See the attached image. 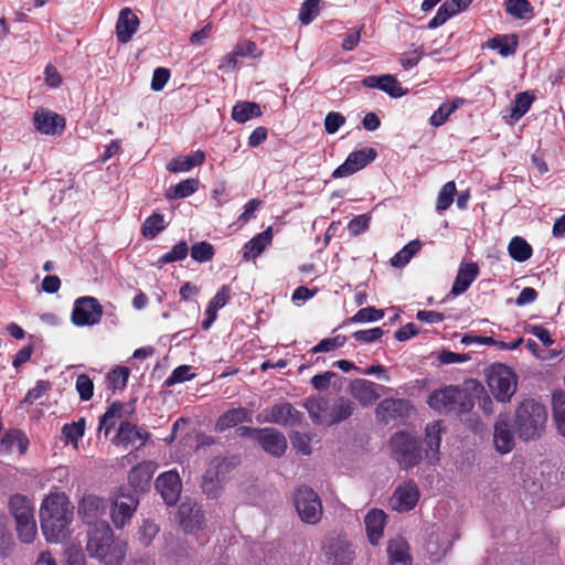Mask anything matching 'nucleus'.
Segmentation results:
<instances>
[{
  "label": "nucleus",
  "instance_id": "obj_1",
  "mask_svg": "<svg viewBox=\"0 0 565 565\" xmlns=\"http://www.w3.org/2000/svg\"><path fill=\"white\" fill-rule=\"evenodd\" d=\"M73 510L68 497L64 492H51L40 508V521L43 535L51 543H58L70 535Z\"/></svg>",
  "mask_w": 565,
  "mask_h": 565
},
{
  "label": "nucleus",
  "instance_id": "obj_2",
  "mask_svg": "<svg viewBox=\"0 0 565 565\" xmlns=\"http://www.w3.org/2000/svg\"><path fill=\"white\" fill-rule=\"evenodd\" d=\"M86 551L102 565H122L126 558L127 543L115 537L107 522L96 524L88 534Z\"/></svg>",
  "mask_w": 565,
  "mask_h": 565
},
{
  "label": "nucleus",
  "instance_id": "obj_3",
  "mask_svg": "<svg viewBox=\"0 0 565 565\" xmlns=\"http://www.w3.org/2000/svg\"><path fill=\"white\" fill-rule=\"evenodd\" d=\"M546 407L534 398L520 402L514 411L513 427L516 436L523 441L540 439L546 428Z\"/></svg>",
  "mask_w": 565,
  "mask_h": 565
},
{
  "label": "nucleus",
  "instance_id": "obj_4",
  "mask_svg": "<svg viewBox=\"0 0 565 565\" xmlns=\"http://www.w3.org/2000/svg\"><path fill=\"white\" fill-rule=\"evenodd\" d=\"M430 408L439 413H469L475 402L472 397L462 388L456 385H447L433 391L427 398Z\"/></svg>",
  "mask_w": 565,
  "mask_h": 565
},
{
  "label": "nucleus",
  "instance_id": "obj_5",
  "mask_svg": "<svg viewBox=\"0 0 565 565\" xmlns=\"http://www.w3.org/2000/svg\"><path fill=\"white\" fill-rule=\"evenodd\" d=\"M392 457L404 470H409L423 460L420 441L413 435L405 431H397L390 438Z\"/></svg>",
  "mask_w": 565,
  "mask_h": 565
},
{
  "label": "nucleus",
  "instance_id": "obj_6",
  "mask_svg": "<svg viewBox=\"0 0 565 565\" xmlns=\"http://www.w3.org/2000/svg\"><path fill=\"white\" fill-rule=\"evenodd\" d=\"M516 375L511 367L498 364L488 376V386L498 402H509L516 391Z\"/></svg>",
  "mask_w": 565,
  "mask_h": 565
},
{
  "label": "nucleus",
  "instance_id": "obj_7",
  "mask_svg": "<svg viewBox=\"0 0 565 565\" xmlns=\"http://www.w3.org/2000/svg\"><path fill=\"white\" fill-rule=\"evenodd\" d=\"M294 504L302 522L317 524L323 513L319 495L309 487L298 488L294 495Z\"/></svg>",
  "mask_w": 565,
  "mask_h": 565
},
{
  "label": "nucleus",
  "instance_id": "obj_8",
  "mask_svg": "<svg viewBox=\"0 0 565 565\" xmlns=\"http://www.w3.org/2000/svg\"><path fill=\"white\" fill-rule=\"evenodd\" d=\"M103 313V306L95 297L83 296L74 301L71 320L76 327H93L100 322Z\"/></svg>",
  "mask_w": 565,
  "mask_h": 565
},
{
  "label": "nucleus",
  "instance_id": "obj_9",
  "mask_svg": "<svg viewBox=\"0 0 565 565\" xmlns=\"http://www.w3.org/2000/svg\"><path fill=\"white\" fill-rule=\"evenodd\" d=\"M376 157L377 152L372 147L355 150L351 152L345 161L332 172V178L338 179L349 177L373 162Z\"/></svg>",
  "mask_w": 565,
  "mask_h": 565
},
{
  "label": "nucleus",
  "instance_id": "obj_10",
  "mask_svg": "<svg viewBox=\"0 0 565 565\" xmlns=\"http://www.w3.org/2000/svg\"><path fill=\"white\" fill-rule=\"evenodd\" d=\"M108 502L95 494H85L78 502L77 513L83 522L93 525L102 523L100 519L106 514Z\"/></svg>",
  "mask_w": 565,
  "mask_h": 565
},
{
  "label": "nucleus",
  "instance_id": "obj_11",
  "mask_svg": "<svg viewBox=\"0 0 565 565\" xmlns=\"http://www.w3.org/2000/svg\"><path fill=\"white\" fill-rule=\"evenodd\" d=\"M151 435L146 429L125 420L119 424L117 434L113 438L115 445H120L124 448L135 447L141 448L150 439Z\"/></svg>",
  "mask_w": 565,
  "mask_h": 565
},
{
  "label": "nucleus",
  "instance_id": "obj_12",
  "mask_svg": "<svg viewBox=\"0 0 565 565\" xmlns=\"http://www.w3.org/2000/svg\"><path fill=\"white\" fill-rule=\"evenodd\" d=\"M411 409L412 404L408 399L390 397L384 398L376 406L375 415L380 422L388 424L393 420L406 418Z\"/></svg>",
  "mask_w": 565,
  "mask_h": 565
},
{
  "label": "nucleus",
  "instance_id": "obj_13",
  "mask_svg": "<svg viewBox=\"0 0 565 565\" xmlns=\"http://www.w3.org/2000/svg\"><path fill=\"white\" fill-rule=\"evenodd\" d=\"M138 504L139 500L136 495L130 493H120L114 501L110 509V516L114 525L117 529H122L127 523H129Z\"/></svg>",
  "mask_w": 565,
  "mask_h": 565
},
{
  "label": "nucleus",
  "instance_id": "obj_14",
  "mask_svg": "<svg viewBox=\"0 0 565 565\" xmlns=\"http://www.w3.org/2000/svg\"><path fill=\"white\" fill-rule=\"evenodd\" d=\"M33 125L40 134L54 136L63 132L66 120L63 116L52 110L38 108L33 114Z\"/></svg>",
  "mask_w": 565,
  "mask_h": 565
},
{
  "label": "nucleus",
  "instance_id": "obj_15",
  "mask_svg": "<svg viewBox=\"0 0 565 565\" xmlns=\"http://www.w3.org/2000/svg\"><path fill=\"white\" fill-rule=\"evenodd\" d=\"M515 428L510 424L507 416L500 415L493 427V443L498 452L505 455L515 446Z\"/></svg>",
  "mask_w": 565,
  "mask_h": 565
},
{
  "label": "nucleus",
  "instance_id": "obj_16",
  "mask_svg": "<svg viewBox=\"0 0 565 565\" xmlns=\"http://www.w3.org/2000/svg\"><path fill=\"white\" fill-rule=\"evenodd\" d=\"M419 490L414 481L399 486L390 499L391 507L398 512L414 509L419 500Z\"/></svg>",
  "mask_w": 565,
  "mask_h": 565
},
{
  "label": "nucleus",
  "instance_id": "obj_17",
  "mask_svg": "<svg viewBox=\"0 0 565 565\" xmlns=\"http://www.w3.org/2000/svg\"><path fill=\"white\" fill-rule=\"evenodd\" d=\"M181 488L180 476L174 470L161 473L156 480V489L168 505H173L178 502Z\"/></svg>",
  "mask_w": 565,
  "mask_h": 565
},
{
  "label": "nucleus",
  "instance_id": "obj_18",
  "mask_svg": "<svg viewBox=\"0 0 565 565\" xmlns=\"http://www.w3.org/2000/svg\"><path fill=\"white\" fill-rule=\"evenodd\" d=\"M384 390L385 387L383 385L364 379L354 380L350 385L351 395L359 401L362 406L372 405Z\"/></svg>",
  "mask_w": 565,
  "mask_h": 565
},
{
  "label": "nucleus",
  "instance_id": "obj_19",
  "mask_svg": "<svg viewBox=\"0 0 565 565\" xmlns=\"http://www.w3.org/2000/svg\"><path fill=\"white\" fill-rule=\"evenodd\" d=\"M256 441L274 457H281L287 449V440L284 434L271 427L260 428Z\"/></svg>",
  "mask_w": 565,
  "mask_h": 565
},
{
  "label": "nucleus",
  "instance_id": "obj_20",
  "mask_svg": "<svg viewBox=\"0 0 565 565\" xmlns=\"http://www.w3.org/2000/svg\"><path fill=\"white\" fill-rule=\"evenodd\" d=\"M326 555L332 565H350L355 557L351 544L342 537L328 541Z\"/></svg>",
  "mask_w": 565,
  "mask_h": 565
},
{
  "label": "nucleus",
  "instance_id": "obj_21",
  "mask_svg": "<svg viewBox=\"0 0 565 565\" xmlns=\"http://www.w3.org/2000/svg\"><path fill=\"white\" fill-rule=\"evenodd\" d=\"M478 275L479 266L477 265V263L462 262L459 265L457 276L455 278L450 292L447 295V298L457 297L465 294L469 289L471 284L477 279Z\"/></svg>",
  "mask_w": 565,
  "mask_h": 565
},
{
  "label": "nucleus",
  "instance_id": "obj_22",
  "mask_svg": "<svg viewBox=\"0 0 565 565\" xmlns=\"http://www.w3.org/2000/svg\"><path fill=\"white\" fill-rule=\"evenodd\" d=\"M140 21L130 8H124L119 12L116 22V38L120 44L131 41L134 34L138 31Z\"/></svg>",
  "mask_w": 565,
  "mask_h": 565
},
{
  "label": "nucleus",
  "instance_id": "obj_23",
  "mask_svg": "<svg viewBox=\"0 0 565 565\" xmlns=\"http://www.w3.org/2000/svg\"><path fill=\"white\" fill-rule=\"evenodd\" d=\"M443 426L439 420L427 424L425 428V458L429 465H436L439 461V449L441 444Z\"/></svg>",
  "mask_w": 565,
  "mask_h": 565
},
{
  "label": "nucleus",
  "instance_id": "obj_24",
  "mask_svg": "<svg viewBox=\"0 0 565 565\" xmlns=\"http://www.w3.org/2000/svg\"><path fill=\"white\" fill-rule=\"evenodd\" d=\"M301 419L302 414L290 403L274 405L267 416V422L281 426H297Z\"/></svg>",
  "mask_w": 565,
  "mask_h": 565
},
{
  "label": "nucleus",
  "instance_id": "obj_25",
  "mask_svg": "<svg viewBox=\"0 0 565 565\" xmlns=\"http://www.w3.org/2000/svg\"><path fill=\"white\" fill-rule=\"evenodd\" d=\"M387 514L380 509H372L364 519L365 531L370 544L377 545L384 535Z\"/></svg>",
  "mask_w": 565,
  "mask_h": 565
},
{
  "label": "nucleus",
  "instance_id": "obj_26",
  "mask_svg": "<svg viewBox=\"0 0 565 565\" xmlns=\"http://www.w3.org/2000/svg\"><path fill=\"white\" fill-rule=\"evenodd\" d=\"M253 422V412L245 407L231 408L223 413L215 423V430L218 433L236 427L243 423Z\"/></svg>",
  "mask_w": 565,
  "mask_h": 565
},
{
  "label": "nucleus",
  "instance_id": "obj_27",
  "mask_svg": "<svg viewBox=\"0 0 565 565\" xmlns=\"http://www.w3.org/2000/svg\"><path fill=\"white\" fill-rule=\"evenodd\" d=\"M472 0H447L437 10L435 17L428 22V29L441 26L448 19L466 10Z\"/></svg>",
  "mask_w": 565,
  "mask_h": 565
},
{
  "label": "nucleus",
  "instance_id": "obj_28",
  "mask_svg": "<svg viewBox=\"0 0 565 565\" xmlns=\"http://www.w3.org/2000/svg\"><path fill=\"white\" fill-rule=\"evenodd\" d=\"M387 555L391 565H412L407 541L397 536L387 542Z\"/></svg>",
  "mask_w": 565,
  "mask_h": 565
},
{
  "label": "nucleus",
  "instance_id": "obj_29",
  "mask_svg": "<svg viewBox=\"0 0 565 565\" xmlns=\"http://www.w3.org/2000/svg\"><path fill=\"white\" fill-rule=\"evenodd\" d=\"M180 525L186 533H194L204 523V512L201 508L182 504L179 509Z\"/></svg>",
  "mask_w": 565,
  "mask_h": 565
},
{
  "label": "nucleus",
  "instance_id": "obj_30",
  "mask_svg": "<svg viewBox=\"0 0 565 565\" xmlns=\"http://www.w3.org/2000/svg\"><path fill=\"white\" fill-rule=\"evenodd\" d=\"M273 241V231L269 226L249 239L243 247V259L257 258Z\"/></svg>",
  "mask_w": 565,
  "mask_h": 565
},
{
  "label": "nucleus",
  "instance_id": "obj_31",
  "mask_svg": "<svg viewBox=\"0 0 565 565\" xmlns=\"http://www.w3.org/2000/svg\"><path fill=\"white\" fill-rule=\"evenodd\" d=\"M1 451L9 454L17 447L20 455L25 454L29 447V439L26 435L17 428L7 430L0 439Z\"/></svg>",
  "mask_w": 565,
  "mask_h": 565
},
{
  "label": "nucleus",
  "instance_id": "obj_32",
  "mask_svg": "<svg viewBox=\"0 0 565 565\" xmlns=\"http://www.w3.org/2000/svg\"><path fill=\"white\" fill-rule=\"evenodd\" d=\"M152 468L150 462H141L135 466L128 473L129 486L135 491H145L150 487Z\"/></svg>",
  "mask_w": 565,
  "mask_h": 565
},
{
  "label": "nucleus",
  "instance_id": "obj_33",
  "mask_svg": "<svg viewBox=\"0 0 565 565\" xmlns=\"http://www.w3.org/2000/svg\"><path fill=\"white\" fill-rule=\"evenodd\" d=\"M205 161V152L196 150L190 156H178L172 158L167 164V169L170 172L179 173L192 170L195 167H200Z\"/></svg>",
  "mask_w": 565,
  "mask_h": 565
},
{
  "label": "nucleus",
  "instance_id": "obj_34",
  "mask_svg": "<svg viewBox=\"0 0 565 565\" xmlns=\"http://www.w3.org/2000/svg\"><path fill=\"white\" fill-rule=\"evenodd\" d=\"M486 46L497 50L501 56L514 55L519 46V38L516 34H498L489 39Z\"/></svg>",
  "mask_w": 565,
  "mask_h": 565
},
{
  "label": "nucleus",
  "instance_id": "obj_35",
  "mask_svg": "<svg viewBox=\"0 0 565 565\" xmlns=\"http://www.w3.org/2000/svg\"><path fill=\"white\" fill-rule=\"evenodd\" d=\"M263 115L262 108L257 103L239 100L232 108V119L244 124L252 118H258Z\"/></svg>",
  "mask_w": 565,
  "mask_h": 565
},
{
  "label": "nucleus",
  "instance_id": "obj_36",
  "mask_svg": "<svg viewBox=\"0 0 565 565\" xmlns=\"http://www.w3.org/2000/svg\"><path fill=\"white\" fill-rule=\"evenodd\" d=\"M354 411V403L345 397H339L326 418V424L329 426L339 424L352 416Z\"/></svg>",
  "mask_w": 565,
  "mask_h": 565
},
{
  "label": "nucleus",
  "instance_id": "obj_37",
  "mask_svg": "<svg viewBox=\"0 0 565 565\" xmlns=\"http://www.w3.org/2000/svg\"><path fill=\"white\" fill-rule=\"evenodd\" d=\"M9 509L15 522L25 521L34 516L31 501L23 494H13L9 500Z\"/></svg>",
  "mask_w": 565,
  "mask_h": 565
},
{
  "label": "nucleus",
  "instance_id": "obj_38",
  "mask_svg": "<svg viewBox=\"0 0 565 565\" xmlns=\"http://www.w3.org/2000/svg\"><path fill=\"white\" fill-rule=\"evenodd\" d=\"M199 185L200 181L198 179L189 178L170 186L166 192V196L168 200L184 199L194 194L199 190Z\"/></svg>",
  "mask_w": 565,
  "mask_h": 565
},
{
  "label": "nucleus",
  "instance_id": "obj_39",
  "mask_svg": "<svg viewBox=\"0 0 565 565\" xmlns=\"http://www.w3.org/2000/svg\"><path fill=\"white\" fill-rule=\"evenodd\" d=\"M465 104L463 98H455L451 102L443 103L437 110L429 118V122L434 127H439L444 125L449 116L455 113L460 106Z\"/></svg>",
  "mask_w": 565,
  "mask_h": 565
},
{
  "label": "nucleus",
  "instance_id": "obj_40",
  "mask_svg": "<svg viewBox=\"0 0 565 565\" xmlns=\"http://www.w3.org/2000/svg\"><path fill=\"white\" fill-rule=\"evenodd\" d=\"M328 406V399L324 397H311L305 402V407L316 424H326Z\"/></svg>",
  "mask_w": 565,
  "mask_h": 565
},
{
  "label": "nucleus",
  "instance_id": "obj_41",
  "mask_svg": "<svg viewBox=\"0 0 565 565\" xmlns=\"http://www.w3.org/2000/svg\"><path fill=\"white\" fill-rule=\"evenodd\" d=\"M508 252L510 257L519 263L526 262L533 255L532 246L521 236H514L510 241Z\"/></svg>",
  "mask_w": 565,
  "mask_h": 565
},
{
  "label": "nucleus",
  "instance_id": "obj_42",
  "mask_svg": "<svg viewBox=\"0 0 565 565\" xmlns=\"http://www.w3.org/2000/svg\"><path fill=\"white\" fill-rule=\"evenodd\" d=\"M505 11L521 20H530L534 17V8L529 0H505Z\"/></svg>",
  "mask_w": 565,
  "mask_h": 565
},
{
  "label": "nucleus",
  "instance_id": "obj_43",
  "mask_svg": "<svg viewBox=\"0 0 565 565\" xmlns=\"http://www.w3.org/2000/svg\"><path fill=\"white\" fill-rule=\"evenodd\" d=\"M122 409L124 404L121 402L111 403L99 419V430H104L108 435L116 422L122 416Z\"/></svg>",
  "mask_w": 565,
  "mask_h": 565
},
{
  "label": "nucleus",
  "instance_id": "obj_44",
  "mask_svg": "<svg viewBox=\"0 0 565 565\" xmlns=\"http://www.w3.org/2000/svg\"><path fill=\"white\" fill-rule=\"evenodd\" d=\"M422 248V242L419 239H414L408 242L398 253H396L392 259L391 264L394 267H404L409 260L416 255Z\"/></svg>",
  "mask_w": 565,
  "mask_h": 565
},
{
  "label": "nucleus",
  "instance_id": "obj_45",
  "mask_svg": "<svg viewBox=\"0 0 565 565\" xmlns=\"http://www.w3.org/2000/svg\"><path fill=\"white\" fill-rule=\"evenodd\" d=\"M553 418L558 431L565 436V392L559 391L553 394Z\"/></svg>",
  "mask_w": 565,
  "mask_h": 565
},
{
  "label": "nucleus",
  "instance_id": "obj_46",
  "mask_svg": "<svg viewBox=\"0 0 565 565\" xmlns=\"http://www.w3.org/2000/svg\"><path fill=\"white\" fill-rule=\"evenodd\" d=\"M166 228L164 217L160 213H153L148 216L141 226V234L146 238H154L160 232Z\"/></svg>",
  "mask_w": 565,
  "mask_h": 565
},
{
  "label": "nucleus",
  "instance_id": "obj_47",
  "mask_svg": "<svg viewBox=\"0 0 565 565\" xmlns=\"http://www.w3.org/2000/svg\"><path fill=\"white\" fill-rule=\"evenodd\" d=\"M535 97L529 92L518 93L511 108V117L514 120L522 118L531 108Z\"/></svg>",
  "mask_w": 565,
  "mask_h": 565
},
{
  "label": "nucleus",
  "instance_id": "obj_48",
  "mask_svg": "<svg viewBox=\"0 0 565 565\" xmlns=\"http://www.w3.org/2000/svg\"><path fill=\"white\" fill-rule=\"evenodd\" d=\"M241 463V458L236 455L228 457H216L210 465L217 471V475L224 480L226 476Z\"/></svg>",
  "mask_w": 565,
  "mask_h": 565
},
{
  "label": "nucleus",
  "instance_id": "obj_49",
  "mask_svg": "<svg viewBox=\"0 0 565 565\" xmlns=\"http://www.w3.org/2000/svg\"><path fill=\"white\" fill-rule=\"evenodd\" d=\"M456 183L455 181H448L446 182L443 188L440 189L437 202H436V210L441 213L450 207V205L454 202V198L456 194Z\"/></svg>",
  "mask_w": 565,
  "mask_h": 565
},
{
  "label": "nucleus",
  "instance_id": "obj_50",
  "mask_svg": "<svg viewBox=\"0 0 565 565\" xmlns=\"http://www.w3.org/2000/svg\"><path fill=\"white\" fill-rule=\"evenodd\" d=\"M85 433V419L81 418L77 422L65 424L62 427V439L65 444L72 443L77 444L78 439L84 436Z\"/></svg>",
  "mask_w": 565,
  "mask_h": 565
},
{
  "label": "nucleus",
  "instance_id": "obj_51",
  "mask_svg": "<svg viewBox=\"0 0 565 565\" xmlns=\"http://www.w3.org/2000/svg\"><path fill=\"white\" fill-rule=\"evenodd\" d=\"M379 89L385 92L386 94L394 98L402 97L406 93V90L403 89L396 77L390 74L380 76Z\"/></svg>",
  "mask_w": 565,
  "mask_h": 565
},
{
  "label": "nucleus",
  "instance_id": "obj_52",
  "mask_svg": "<svg viewBox=\"0 0 565 565\" xmlns=\"http://www.w3.org/2000/svg\"><path fill=\"white\" fill-rule=\"evenodd\" d=\"M384 317V311L382 309H376L374 307H365L360 309L355 315L348 319L349 323H365L372 321H379Z\"/></svg>",
  "mask_w": 565,
  "mask_h": 565
},
{
  "label": "nucleus",
  "instance_id": "obj_53",
  "mask_svg": "<svg viewBox=\"0 0 565 565\" xmlns=\"http://www.w3.org/2000/svg\"><path fill=\"white\" fill-rule=\"evenodd\" d=\"M215 249L209 242H199L191 247V257L198 263H206L213 259Z\"/></svg>",
  "mask_w": 565,
  "mask_h": 565
},
{
  "label": "nucleus",
  "instance_id": "obj_54",
  "mask_svg": "<svg viewBox=\"0 0 565 565\" xmlns=\"http://www.w3.org/2000/svg\"><path fill=\"white\" fill-rule=\"evenodd\" d=\"M15 529L21 542L32 543L36 535V523L34 516L25 521L15 522Z\"/></svg>",
  "mask_w": 565,
  "mask_h": 565
},
{
  "label": "nucleus",
  "instance_id": "obj_55",
  "mask_svg": "<svg viewBox=\"0 0 565 565\" xmlns=\"http://www.w3.org/2000/svg\"><path fill=\"white\" fill-rule=\"evenodd\" d=\"M189 254V246L185 241H181L175 244L172 249L163 255H161L158 259L159 265H166L169 263L178 262L184 259Z\"/></svg>",
  "mask_w": 565,
  "mask_h": 565
},
{
  "label": "nucleus",
  "instance_id": "obj_56",
  "mask_svg": "<svg viewBox=\"0 0 565 565\" xmlns=\"http://www.w3.org/2000/svg\"><path fill=\"white\" fill-rule=\"evenodd\" d=\"M129 369L126 366H118L108 373V385L111 390H122L126 387L129 379Z\"/></svg>",
  "mask_w": 565,
  "mask_h": 565
},
{
  "label": "nucleus",
  "instance_id": "obj_57",
  "mask_svg": "<svg viewBox=\"0 0 565 565\" xmlns=\"http://www.w3.org/2000/svg\"><path fill=\"white\" fill-rule=\"evenodd\" d=\"M195 373L191 372V366L183 364L175 367L172 373L164 380L163 385L166 387L173 386L177 383H183L194 379Z\"/></svg>",
  "mask_w": 565,
  "mask_h": 565
},
{
  "label": "nucleus",
  "instance_id": "obj_58",
  "mask_svg": "<svg viewBox=\"0 0 565 565\" xmlns=\"http://www.w3.org/2000/svg\"><path fill=\"white\" fill-rule=\"evenodd\" d=\"M159 532V526L151 521H143L138 529V542L143 547H148Z\"/></svg>",
  "mask_w": 565,
  "mask_h": 565
},
{
  "label": "nucleus",
  "instance_id": "obj_59",
  "mask_svg": "<svg viewBox=\"0 0 565 565\" xmlns=\"http://www.w3.org/2000/svg\"><path fill=\"white\" fill-rule=\"evenodd\" d=\"M52 387V384L45 380H39L33 388H30L25 394L22 403L32 405L42 396H44Z\"/></svg>",
  "mask_w": 565,
  "mask_h": 565
},
{
  "label": "nucleus",
  "instance_id": "obj_60",
  "mask_svg": "<svg viewBox=\"0 0 565 565\" xmlns=\"http://www.w3.org/2000/svg\"><path fill=\"white\" fill-rule=\"evenodd\" d=\"M235 54L239 57H250L257 58L262 55V51L258 49L257 44L250 40H241L235 46Z\"/></svg>",
  "mask_w": 565,
  "mask_h": 565
},
{
  "label": "nucleus",
  "instance_id": "obj_61",
  "mask_svg": "<svg viewBox=\"0 0 565 565\" xmlns=\"http://www.w3.org/2000/svg\"><path fill=\"white\" fill-rule=\"evenodd\" d=\"M347 338L337 335L334 338L322 339L317 345L311 348L310 352L316 354L320 352H331L344 345Z\"/></svg>",
  "mask_w": 565,
  "mask_h": 565
},
{
  "label": "nucleus",
  "instance_id": "obj_62",
  "mask_svg": "<svg viewBox=\"0 0 565 565\" xmlns=\"http://www.w3.org/2000/svg\"><path fill=\"white\" fill-rule=\"evenodd\" d=\"M75 387L82 401H89L93 397L94 383L87 374L77 376Z\"/></svg>",
  "mask_w": 565,
  "mask_h": 565
},
{
  "label": "nucleus",
  "instance_id": "obj_63",
  "mask_svg": "<svg viewBox=\"0 0 565 565\" xmlns=\"http://www.w3.org/2000/svg\"><path fill=\"white\" fill-rule=\"evenodd\" d=\"M319 13V0H306L299 11V20L302 24H309Z\"/></svg>",
  "mask_w": 565,
  "mask_h": 565
},
{
  "label": "nucleus",
  "instance_id": "obj_64",
  "mask_svg": "<svg viewBox=\"0 0 565 565\" xmlns=\"http://www.w3.org/2000/svg\"><path fill=\"white\" fill-rule=\"evenodd\" d=\"M371 222V216L369 214H361L355 217H353L349 224L348 228L353 236H358L365 231L369 230Z\"/></svg>",
  "mask_w": 565,
  "mask_h": 565
}]
</instances>
